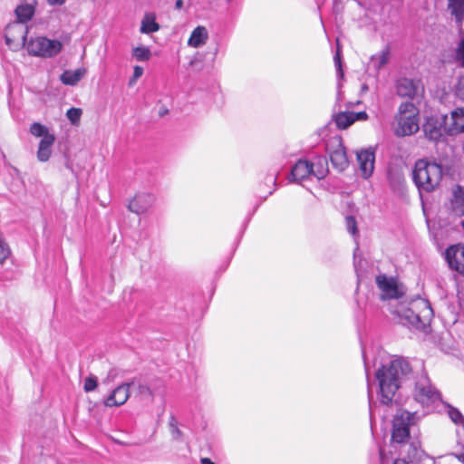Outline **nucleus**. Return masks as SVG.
I'll use <instances>...</instances> for the list:
<instances>
[{
  "mask_svg": "<svg viewBox=\"0 0 464 464\" xmlns=\"http://www.w3.org/2000/svg\"><path fill=\"white\" fill-rule=\"evenodd\" d=\"M448 9L458 23L464 18V0H448Z\"/></svg>",
  "mask_w": 464,
  "mask_h": 464,
  "instance_id": "obj_25",
  "label": "nucleus"
},
{
  "mask_svg": "<svg viewBox=\"0 0 464 464\" xmlns=\"http://www.w3.org/2000/svg\"><path fill=\"white\" fill-rule=\"evenodd\" d=\"M442 168L436 162L420 160L415 163L413 180L420 190L433 191L442 179Z\"/></svg>",
  "mask_w": 464,
  "mask_h": 464,
  "instance_id": "obj_2",
  "label": "nucleus"
},
{
  "mask_svg": "<svg viewBox=\"0 0 464 464\" xmlns=\"http://www.w3.org/2000/svg\"><path fill=\"white\" fill-rule=\"evenodd\" d=\"M36 4V0H25L24 4L19 5L14 10L17 17L16 22L25 24L26 22L31 20L34 14Z\"/></svg>",
  "mask_w": 464,
  "mask_h": 464,
  "instance_id": "obj_18",
  "label": "nucleus"
},
{
  "mask_svg": "<svg viewBox=\"0 0 464 464\" xmlns=\"http://www.w3.org/2000/svg\"><path fill=\"white\" fill-rule=\"evenodd\" d=\"M138 394L141 399L152 401L155 396V392L148 385L140 383L138 385Z\"/></svg>",
  "mask_w": 464,
  "mask_h": 464,
  "instance_id": "obj_32",
  "label": "nucleus"
},
{
  "mask_svg": "<svg viewBox=\"0 0 464 464\" xmlns=\"http://www.w3.org/2000/svg\"><path fill=\"white\" fill-rule=\"evenodd\" d=\"M330 160L333 166L340 171L348 166L346 151L341 141H337L335 149L330 152Z\"/></svg>",
  "mask_w": 464,
  "mask_h": 464,
  "instance_id": "obj_17",
  "label": "nucleus"
},
{
  "mask_svg": "<svg viewBox=\"0 0 464 464\" xmlns=\"http://www.w3.org/2000/svg\"><path fill=\"white\" fill-rule=\"evenodd\" d=\"M171 436L174 440H179L182 438V432L178 427H174L170 430Z\"/></svg>",
  "mask_w": 464,
  "mask_h": 464,
  "instance_id": "obj_42",
  "label": "nucleus"
},
{
  "mask_svg": "<svg viewBox=\"0 0 464 464\" xmlns=\"http://www.w3.org/2000/svg\"><path fill=\"white\" fill-rule=\"evenodd\" d=\"M117 376V372L114 369L109 371L106 378L102 381L103 383L109 384Z\"/></svg>",
  "mask_w": 464,
  "mask_h": 464,
  "instance_id": "obj_40",
  "label": "nucleus"
},
{
  "mask_svg": "<svg viewBox=\"0 0 464 464\" xmlns=\"http://www.w3.org/2000/svg\"><path fill=\"white\" fill-rule=\"evenodd\" d=\"M380 461H381V464H390V461L388 460L385 453H384V450H380Z\"/></svg>",
  "mask_w": 464,
  "mask_h": 464,
  "instance_id": "obj_44",
  "label": "nucleus"
},
{
  "mask_svg": "<svg viewBox=\"0 0 464 464\" xmlns=\"http://www.w3.org/2000/svg\"><path fill=\"white\" fill-rule=\"evenodd\" d=\"M413 372L410 362L401 357L392 359L376 371L378 399L383 405H392L397 401L400 388L411 381Z\"/></svg>",
  "mask_w": 464,
  "mask_h": 464,
  "instance_id": "obj_1",
  "label": "nucleus"
},
{
  "mask_svg": "<svg viewBox=\"0 0 464 464\" xmlns=\"http://www.w3.org/2000/svg\"><path fill=\"white\" fill-rule=\"evenodd\" d=\"M230 0H227V2H229Z\"/></svg>",
  "mask_w": 464,
  "mask_h": 464,
  "instance_id": "obj_52",
  "label": "nucleus"
},
{
  "mask_svg": "<svg viewBox=\"0 0 464 464\" xmlns=\"http://www.w3.org/2000/svg\"><path fill=\"white\" fill-rule=\"evenodd\" d=\"M411 448L412 449V453H409V458L411 459H420L421 456V451L418 450L415 444H411Z\"/></svg>",
  "mask_w": 464,
  "mask_h": 464,
  "instance_id": "obj_39",
  "label": "nucleus"
},
{
  "mask_svg": "<svg viewBox=\"0 0 464 464\" xmlns=\"http://www.w3.org/2000/svg\"><path fill=\"white\" fill-rule=\"evenodd\" d=\"M51 5H62L65 3V0H47Z\"/></svg>",
  "mask_w": 464,
  "mask_h": 464,
  "instance_id": "obj_45",
  "label": "nucleus"
},
{
  "mask_svg": "<svg viewBox=\"0 0 464 464\" xmlns=\"http://www.w3.org/2000/svg\"><path fill=\"white\" fill-rule=\"evenodd\" d=\"M345 224H346V228H347L348 232L350 234L355 236L358 232L357 222H356L355 218L352 216H347L345 218Z\"/></svg>",
  "mask_w": 464,
  "mask_h": 464,
  "instance_id": "obj_35",
  "label": "nucleus"
},
{
  "mask_svg": "<svg viewBox=\"0 0 464 464\" xmlns=\"http://www.w3.org/2000/svg\"><path fill=\"white\" fill-rule=\"evenodd\" d=\"M313 165L308 160H298L291 170V177L295 181H301L312 175Z\"/></svg>",
  "mask_w": 464,
  "mask_h": 464,
  "instance_id": "obj_19",
  "label": "nucleus"
},
{
  "mask_svg": "<svg viewBox=\"0 0 464 464\" xmlns=\"http://www.w3.org/2000/svg\"><path fill=\"white\" fill-rule=\"evenodd\" d=\"M130 383H121L116 387L104 400L106 407H118L123 405L130 398Z\"/></svg>",
  "mask_w": 464,
  "mask_h": 464,
  "instance_id": "obj_12",
  "label": "nucleus"
},
{
  "mask_svg": "<svg viewBox=\"0 0 464 464\" xmlns=\"http://www.w3.org/2000/svg\"><path fill=\"white\" fill-rule=\"evenodd\" d=\"M28 26L21 22H13L7 24L5 33V44L13 51L22 47L26 48Z\"/></svg>",
  "mask_w": 464,
  "mask_h": 464,
  "instance_id": "obj_7",
  "label": "nucleus"
},
{
  "mask_svg": "<svg viewBox=\"0 0 464 464\" xmlns=\"http://www.w3.org/2000/svg\"><path fill=\"white\" fill-rule=\"evenodd\" d=\"M334 122L339 129L344 130L354 122L353 111L339 112L334 116Z\"/></svg>",
  "mask_w": 464,
  "mask_h": 464,
  "instance_id": "obj_27",
  "label": "nucleus"
},
{
  "mask_svg": "<svg viewBox=\"0 0 464 464\" xmlns=\"http://www.w3.org/2000/svg\"><path fill=\"white\" fill-rule=\"evenodd\" d=\"M353 120L356 121H366L368 114L365 111L353 112Z\"/></svg>",
  "mask_w": 464,
  "mask_h": 464,
  "instance_id": "obj_41",
  "label": "nucleus"
},
{
  "mask_svg": "<svg viewBox=\"0 0 464 464\" xmlns=\"http://www.w3.org/2000/svg\"><path fill=\"white\" fill-rule=\"evenodd\" d=\"M137 80H138V78H135V76L132 75L131 78L129 81V85L130 86H133L136 83Z\"/></svg>",
  "mask_w": 464,
  "mask_h": 464,
  "instance_id": "obj_49",
  "label": "nucleus"
},
{
  "mask_svg": "<svg viewBox=\"0 0 464 464\" xmlns=\"http://www.w3.org/2000/svg\"><path fill=\"white\" fill-rule=\"evenodd\" d=\"M357 161L361 176L367 179H369L374 169L375 153L372 149L362 150L357 152Z\"/></svg>",
  "mask_w": 464,
  "mask_h": 464,
  "instance_id": "obj_11",
  "label": "nucleus"
},
{
  "mask_svg": "<svg viewBox=\"0 0 464 464\" xmlns=\"http://www.w3.org/2000/svg\"><path fill=\"white\" fill-rule=\"evenodd\" d=\"M449 208L457 217L464 216V188L461 186L452 188Z\"/></svg>",
  "mask_w": 464,
  "mask_h": 464,
  "instance_id": "obj_15",
  "label": "nucleus"
},
{
  "mask_svg": "<svg viewBox=\"0 0 464 464\" xmlns=\"http://www.w3.org/2000/svg\"><path fill=\"white\" fill-rule=\"evenodd\" d=\"M393 464H408L404 459H397L393 461Z\"/></svg>",
  "mask_w": 464,
  "mask_h": 464,
  "instance_id": "obj_50",
  "label": "nucleus"
},
{
  "mask_svg": "<svg viewBox=\"0 0 464 464\" xmlns=\"http://www.w3.org/2000/svg\"><path fill=\"white\" fill-rule=\"evenodd\" d=\"M419 111L412 102H403L400 105L395 117L394 133L403 137L414 134L419 130Z\"/></svg>",
  "mask_w": 464,
  "mask_h": 464,
  "instance_id": "obj_3",
  "label": "nucleus"
},
{
  "mask_svg": "<svg viewBox=\"0 0 464 464\" xmlns=\"http://www.w3.org/2000/svg\"><path fill=\"white\" fill-rule=\"evenodd\" d=\"M447 413L450 420L457 425H459L462 429L461 436H464V416L462 413L455 407L446 404Z\"/></svg>",
  "mask_w": 464,
  "mask_h": 464,
  "instance_id": "obj_29",
  "label": "nucleus"
},
{
  "mask_svg": "<svg viewBox=\"0 0 464 464\" xmlns=\"http://www.w3.org/2000/svg\"><path fill=\"white\" fill-rule=\"evenodd\" d=\"M169 424L170 430L173 429L174 427H178V421L174 416L170 417Z\"/></svg>",
  "mask_w": 464,
  "mask_h": 464,
  "instance_id": "obj_46",
  "label": "nucleus"
},
{
  "mask_svg": "<svg viewBox=\"0 0 464 464\" xmlns=\"http://www.w3.org/2000/svg\"><path fill=\"white\" fill-rule=\"evenodd\" d=\"M175 7L177 9H181L183 7V0H177L175 3Z\"/></svg>",
  "mask_w": 464,
  "mask_h": 464,
  "instance_id": "obj_48",
  "label": "nucleus"
},
{
  "mask_svg": "<svg viewBox=\"0 0 464 464\" xmlns=\"http://www.w3.org/2000/svg\"><path fill=\"white\" fill-rule=\"evenodd\" d=\"M97 385V378L94 375H91L84 380L83 390L85 392H90L94 391Z\"/></svg>",
  "mask_w": 464,
  "mask_h": 464,
  "instance_id": "obj_34",
  "label": "nucleus"
},
{
  "mask_svg": "<svg viewBox=\"0 0 464 464\" xmlns=\"http://www.w3.org/2000/svg\"><path fill=\"white\" fill-rule=\"evenodd\" d=\"M367 91H368V86H367V84H362V92H367Z\"/></svg>",
  "mask_w": 464,
  "mask_h": 464,
  "instance_id": "obj_51",
  "label": "nucleus"
},
{
  "mask_svg": "<svg viewBox=\"0 0 464 464\" xmlns=\"http://www.w3.org/2000/svg\"><path fill=\"white\" fill-rule=\"evenodd\" d=\"M160 30V25L156 22V15L153 13L145 14L144 17L141 20L140 25V33L142 34H151Z\"/></svg>",
  "mask_w": 464,
  "mask_h": 464,
  "instance_id": "obj_24",
  "label": "nucleus"
},
{
  "mask_svg": "<svg viewBox=\"0 0 464 464\" xmlns=\"http://www.w3.org/2000/svg\"><path fill=\"white\" fill-rule=\"evenodd\" d=\"M82 111L80 108L72 107V108H70L66 111V117L71 121V123L73 124V125H78L79 124L81 117H82Z\"/></svg>",
  "mask_w": 464,
  "mask_h": 464,
  "instance_id": "obj_33",
  "label": "nucleus"
},
{
  "mask_svg": "<svg viewBox=\"0 0 464 464\" xmlns=\"http://www.w3.org/2000/svg\"><path fill=\"white\" fill-rule=\"evenodd\" d=\"M63 48V44L57 39H49L45 36L31 37L26 44V51L29 55L40 58H53Z\"/></svg>",
  "mask_w": 464,
  "mask_h": 464,
  "instance_id": "obj_4",
  "label": "nucleus"
},
{
  "mask_svg": "<svg viewBox=\"0 0 464 464\" xmlns=\"http://www.w3.org/2000/svg\"><path fill=\"white\" fill-rule=\"evenodd\" d=\"M208 38V34L204 26L196 27L190 37L188 38V44L191 47L198 48L204 45Z\"/></svg>",
  "mask_w": 464,
  "mask_h": 464,
  "instance_id": "obj_21",
  "label": "nucleus"
},
{
  "mask_svg": "<svg viewBox=\"0 0 464 464\" xmlns=\"http://www.w3.org/2000/svg\"><path fill=\"white\" fill-rule=\"evenodd\" d=\"M414 399L421 404H430L440 399V393L430 383L426 372H421L420 375L414 377Z\"/></svg>",
  "mask_w": 464,
  "mask_h": 464,
  "instance_id": "obj_6",
  "label": "nucleus"
},
{
  "mask_svg": "<svg viewBox=\"0 0 464 464\" xmlns=\"http://www.w3.org/2000/svg\"><path fill=\"white\" fill-rule=\"evenodd\" d=\"M417 420L416 413L408 411H399L392 420V441L405 443L410 438V427Z\"/></svg>",
  "mask_w": 464,
  "mask_h": 464,
  "instance_id": "obj_5",
  "label": "nucleus"
},
{
  "mask_svg": "<svg viewBox=\"0 0 464 464\" xmlns=\"http://www.w3.org/2000/svg\"><path fill=\"white\" fill-rule=\"evenodd\" d=\"M313 165L312 175L318 179H324L328 173V162L324 157H318Z\"/></svg>",
  "mask_w": 464,
  "mask_h": 464,
  "instance_id": "obj_26",
  "label": "nucleus"
},
{
  "mask_svg": "<svg viewBox=\"0 0 464 464\" xmlns=\"http://www.w3.org/2000/svg\"><path fill=\"white\" fill-rule=\"evenodd\" d=\"M448 116L433 115L429 117L423 124V131L427 139L439 141L448 135Z\"/></svg>",
  "mask_w": 464,
  "mask_h": 464,
  "instance_id": "obj_8",
  "label": "nucleus"
},
{
  "mask_svg": "<svg viewBox=\"0 0 464 464\" xmlns=\"http://www.w3.org/2000/svg\"><path fill=\"white\" fill-rule=\"evenodd\" d=\"M85 72L86 71L83 68H79L74 71L67 70L61 74L60 80L63 84L72 86L81 81V79L85 74Z\"/></svg>",
  "mask_w": 464,
  "mask_h": 464,
  "instance_id": "obj_22",
  "label": "nucleus"
},
{
  "mask_svg": "<svg viewBox=\"0 0 464 464\" xmlns=\"http://www.w3.org/2000/svg\"><path fill=\"white\" fill-rule=\"evenodd\" d=\"M456 60L464 66V39H462L456 49Z\"/></svg>",
  "mask_w": 464,
  "mask_h": 464,
  "instance_id": "obj_36",
  "label": "nucleus"
},
{
  "mask_svg": "<svg viewBox=\"0 0 464 464\" xmlns=\"http://www.w3.org/2000/svg\"><path fill=\"white\" fill-rule=\"evenodd\" d=\"M201 464H215L210 459L208 458H202L200 459Z\"/></svg>",
  "mask_w": 464,
  "mask_h": 464,
  "instance_id": "obj_47",
  "label": "nucleus"
},
{
  "mask_svg": "<svg viewBox=\"0 0 464 464\" xmlns=\"http://www.w3.org/2000/svg\"><path fill=\"white\" fill-rule=\"evenodd\" d=\"M54 141V135H47L40 140L36 153L39 161L46 162L50 159Z\"/></svg>",
  "mask_w": 464,
  "mask_h": 464,
  "instance_id": "obj_20",
  "label": "nucleus"
},
{
  "mask_svg": "<svg viewBox=\"0 0 464 464\" xmlns=\"http://www.w3.org/2000/svg\"><path fill=\"white\" fill-rule=\"evenodd\" d=\"M415 305L417 307L421 308V311L415 314L417 321L421 323L422 324H426L427 323H429L433 316V311L430 307V303L426 300L421 299Z\"/></svg>",
  "mask_w": 464,
  "mask_h": 464,
  "instance_id": "obj_23",
  "label": "nucleus"
},
{
  "mask_svg": "<svg viewBox=\"0 0 464 464\" xmlns=\"http://www.w3.org/2000/svg\"><path fill=\"white\" fill-rule=\"evenodd\" d=\"M457 96L464 101V75L460 76L456 86Z\"/></svg>",
  "mask_w": 464,
  "mask_h": 464,
  "instance_id": "obj_37",
  "label": "nucleus"
},
{
  "mask_svg": "<svg viewBox=\"0 0 464 464\" xmlns=\"http://www.w3.org/2000/svg\"><path fill=\"white\" fill-rule=\"evenodd\" d=\"M30 132L35 137H42V139L47 135H53L44 125L38 122H34L31 125Z\"/></svg>",
  "mask_w": 464,
  "mask_h": 464,
  "instance_id": "obj_31",
  "label": "nucleus"
},
{
  "mask_svg": "<svg viewBox=\"0 0 464 464\" xmlns=\"http://www.w3.org/2000/svg\"><path fill=\"white\" fill-rule=\"evenodd\" d=\"M448 135L453 136L464 132V107L452 111L448 117Z\"/></svg>",
  "mask_w": 464,
  "mask_h": 464,
  "instance_id": "obj_16",
  "label": "nucleus"
},
{
  "mask_svg": "<svg viewBox=\"0 0 464 464\" xmlns=\"http://www.w3.org/2000/svg\"><path fill=\"white\" fill-rule=\"evenodd\" d=\"M445 259L451 270L464 275V246L457 244L450 246L445 252Z\"/></svg>",
  "mask_w": 464,
  "mask_h": 464,
  "instance_id": "obj_10",
  "label": "nucleus"
},
{
  "mask_svg": "<svg viewBox=\"0 0 464 464\" xmlns=\"http://www.w3.org/2000/svg\"><path fill=\"white\" fill-rule=\"evenodd\" d=\"M334 64H335V67H336L338 74L341 77H343V70H342V62H341V54H340L339 48L337 49V52L335 53V56L334 58Z\"/></svg>",
  "mask_w": 464,
  "mask_h": 464,
  "instance_id": "obj_38",
  "label": "nucleus"
},
{
  "mask_svg": "<svg viewBox=\"0 0 464 464\" xmlns=\"http://www.w3.org/2000/svg\"><path fill=\"white\" fill-rule=\"evenodd\" d=\"M375 282L381 291V298L382 300L398 299L403 295L393 277L379 275L376 276Z\"/></svg>",
  "mask_w": 464,
  "mask_h": 464,
  "instance_id": "obj_9",
  "label": "nucleus"
},
{
  "mask_svg": "<svg viewBox=\"0 0 464 464\" xmlns=\"http://www.w3.org/2000/svg\"><path fill=\"white\" fill-rule=\"evenodd\" d=\"M155 197L150 193H139L129 203V209L136 214H142L154 203Z\"/></svg>",
  "mask_w": 464,
  "mask_h": 464,
  "instance_id": "obj_13",
  "label": "nucleus"
},
{
  "mask_svg": "<svg viewBox=\"0 0 464 464\" xmlns=\"http://www.w3.org/2000/svg\"><path fill=\"white\" fill-rule=\"evenodd\" d=\"M390 59V52L388 49L382 50L381 53L372 56V63L376 70L382 69L387 64Z\"/></svg>",
  "mask_w": 464,
  "mask_h": 464,
  "instance_id": "obj_30",
  "label": "nucleus"
},
{
  "mask_svg": "<svg viewBox=\"0 0 464 464\" xmlns=\"http://www.w3.org/2000/svg\"><path fill=\"white\" fill-rule=\"evenodd\" d=\"M396 90L401 97L413 98L421 90V84L419 81L401 78L397 82Z\"/></svg>",
  "mask_w": 464,
  "mask_h": 464,
  "instance_id": "obj_14",
  "label": "nucleus"
},
{
  "mask_svg": "<svg viewBox=\"0 0 464 464\" xmlns=\"http://www.w3.org/2000/svg\"><path fill=\"white\" fill-rule=\"evenodd\" d=\"M131 58L137 62H147L151 58V51L146 46H137L131 50Z\"/></svg>",
  "mask_w": 464,
  "mask_h": 464,
  "instance_id": "obj_28",
  "label": "nucleus"
},
{
  "mask_svg": "<svg viewBox=\"0 0 464 464\" xmlns=\"http://www.w3.org/2000/svg\"><path fill=\"white\" fill-rule=\"evenodd\" d=\"M143 74V68L139 66V65H135L134 68H133V74L135 76V78H140L141 77V75Z\"/></svg>",
  "mask_w": 464,
  "mask_h": 464,
  "instance_id": "obj_43",
  "label": "nucleus"
}]
</instances>
